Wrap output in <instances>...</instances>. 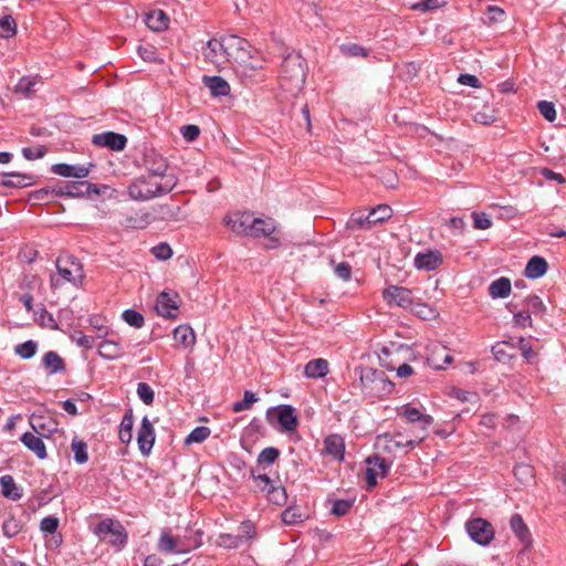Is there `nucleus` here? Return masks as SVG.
I'll return each mask as SVG.
<instances>
[{
  "mask_svg": "<svg viewBox=\"0 0 566 566\" xmlns=\"http://www.w3.org/2000/svg\"><path fill=\"white\" fill-rule=\"evenodd\" d=\"M280 455V452L277 449L269 447L261 451L258 458L259 463H266L272 464L274 463Z\"/></svg>",
  "mask_w": 566,
  "mask_h": 566,
  "instance_id": "nucleus-56",
  "label": "nucleus"
},
{
  "mask_svg": "<svg viewBox=\"0 0 566 566\" xmlns=\"http://www.w3.org/2000/svg\"><path fill=\"white\" fill-rule=\"evenodd\" d=\"M151 253L156 259L165 261L171 258L172 250L169 244L159 243L151 249Z\"/></svg>",
  "mask_w": 566,
  "mask_h": 566,
  "instance_id": "nucleus-57",
  "label": "nucleus"
},
{
  "mask_svg": "<svg viewBox=\"0 0 566 566\" xmlns=\"http://www.w3.org/2000/svg\"><path fill=\"white\" fill-rule=\"evenodd\" d=\"M277 229V223L272 218L261 219L255 218L251 222L250 235L254 238H270L271 248L280 244L279 237L274 235Z\"/></svg>",
  "mask_w": 566,
  "mask_h": 566,
  "instance_id": "nucleus-13",
  "label": "nucleus"
},
{
  "mask_svg": "<svg viewBox=\"0 0 566 566\" xmlns=\"http://www.w3.org/2000/svg\"><path fill=\"white\" fill-rule=\"evenodd\" d=\"M342 53L347 57H356V56H363L366 57L368 55L367 51L355 43H346L340 45Z\"/></svg>",
  "mask_w": 566,
  "mask_h": 566,
  "instance_id": "nucleus-49",
  "label": "nucleus"
},
{
  "mask_svg": "<svg viewBox=\"0 0 566 566\" xmlns=\"http://www.w3.org/2000/svg\"><path fill=\"white\" fill-rule=\"evenodd\" d=\"M410 310L413 312L415 315L422 319H434L439 315L436 308L423 303H413Z\"/></svg>",
  "mask_w": 566,
  "mask_h": 566,
  "instance_id": "nucleus-42",
  "label": "nucleus"
},
{
  "mask_svg": "<svg viewBox=\"0 0 566 566\" xmlns=\"http://www.w3.org/2000/svg\"><path fill=\"white\" fill-rule=\"evenodd\" d=\"M282 521L287 525H294L303 521V513L297 506H290L281 514Z\"/></svg>",
  "mask_w": 566,
  "mask_h": 566,
  "instance_id": "nucleus-46",
  "label": "nucleus"
},
{
  "mask_svg": "<svg viewBox=\"0 0 566 566\" xmlns=\"http://www.w3.org/2000/svg\"><path fill=\"white\" fill-rule=\"evenodd\" d=\"M94 532L99 541L111 544L117 549L126 545L127 533L118 521L111 518L104 520L96 525Z\"/></svg>",
  "mask_w": 566,
  "mask_h": 566,
  "instance_id": "nucleus-8",
  "label": "nucleus"
},
{
  "mask_svg": "<svg viewBox=\"0 0 566 566\" xmlns=\"http://www.w3.org/2000/svg\"><path fill=\"white\" fill-rule=\"evenodd\" d=\"M251 222V217L247 213L235 212L224 218L226 226L237 234L250 235Z\"/></svg>",
  "mask_w": 566,
  "mask_h": 566,
  "instance_id": "nucleus-20",
  "label": "nucleus"
},
{
  "mask_svg": "<svg viewBox=\"0 0 566 566\" xmlns=\"http://www.w3.org/2000/svg\"><path fill=\"white\" fill-rule=\"evenodd\" d=\"M38 84L36 77H22L15 85L14 92L29 97L34 93V86Z\"/></svg>",
  "mask_w": 566,
  "mask_h": 566,
  "instance_id": "nucleus-43",
  "label": "nucleus"
},
{
  "mask_svg": "<svg viewBox=\"0 0 566 566\" xmlns=\"http://www.w3.org/2000/svg\"><path fill=\"white\" fill-rule=\"evenodd\" d=\"M328 373V361L323 358L310 360L304 368V374L307 378H321Z\"/></svg>",
  "mask_w": 566,
  "mask_h": 566,
  "instance_id": "nucleus-33",
  "label": "nucleus"
},
{
  "mask_svg": "<svg viewBox=\"0 0 566 566\" xmlns=\"http://www.w3.org/2000/svg\"><path fill=\"white\" fill-rule=\"evenodd\" d=\"M442 263V254L434 250H429L423 253H418L415 259L417 269L424 271H433Z\"/></svg>",
  "mask_w": 566,
  "mask_h": 566,
  "instance_id": "nucleus-22",
  "label": "nucleus"
},
{
  "mask_svg": "<svg viewBox=\"0 0 566 566\" xmlns=\"http://www.w3.org/2000/svg\"><path fill=\"white\" fill-rule=\"evenodd\" d=\"M94 165H90L88 167L84 165H69V164H55L52 166L51 170L53 174L59 175L61 177L70 178L74 177L77 179H82L88 176L90 168Z\"/></svg>",
  "mask_w": 566,
  "mask_h": 566,
  "instance_id": "nucleus-21",
  "label": "nucleus"
},
{
  "mask_svg": "<svg viewBox=\"0 0 566 566\" xmlns=\"http://www.w3.org/2000/svg\"><path fill=\"white\" fill-rule=\"evenodd\" d=\"M473 119L475 123L490 125L496 120V112L492 106L485 105L473 115Z\"/></svg>",
  "mask_w": 566,
  "mask_h": 566,
  "instance_id": "nucleus-41",
  "label": "nucleus"
},
{
  "mask_svg": "<svg viewBox=\"0 0 566 566\" xmlns=\"http://www.w3.org/2000/svg\"><path fill=\"white\" fill-rule=\"evenodd\" d=\"M525 302L527 310L534 314H542L545 311V306L537 295H531Z\"/></svg>",
  "mask_w": 566,
  "mask_h": 566,
  "instance_id": "nucleus-61",
  "label": "nucleus"
},
{
  "mask_svg": "<svg viewBox=\"0 0 566 566\" xmlns=\"http://www.w3.org/2000/svg\"><path fill=\"white\" fill-rule=\"evenodd\" d=\"M22 154L25 159L34 160L38 158H42L46 154L45 146H36V147H25L22 149Z\"/></svg>",
  "mask_w": 566,
  "mask_h": 566,
  "instance_id": "nucleus-58",
  "label": "nucleus"
},
{
  "mask_svg": "<svg viewBox=\"0 0 566 566\" xmlns=\"http://www.w3.org/2000/svg\"><path fill=\"white\" fill-rule=\"evenodd\" d=\"M211 430L208 427L195 428L185 439L186 444L201 443L210 436Z\"/></svg>",
  "mask_w": 566,
  "mask_h": 566,
  "instance_id": "nucleus-47",
  "label": "nucleus"
},
{
  "mask_svg": "<svg viewBox=\"0 0 566 566\" xmlns=\"http://www.w3.org/2000/svg\"><path fill=\"white\" fill-rule=\"evenodd\" d=\"M472 218L474 221V228L479 230H486L492 226L491 219L485 213L473 212Z\"/></svg>",
  "mask_w": 566,
  "mask_h": 566,
  "instance_id": "nucleus-62",
  "label": "nucleus"
},
{
  "mask_svg": "<svg viewBox=\"0 0 566 566\" xmlns=\"http://www.w3.org/2000/svg\"><path fill=\"white\" fill-rule=\"evenodd\" d=\"M465 530L470 538L481 546L489 545L495 535L494 527L484 518H470L465 523Z\"/></svg>",
  "mask_w": 566,
  "mask_h": 566,
  "instance_id": "nucleus-11",
  "label": "nucleus"
},
{
  "mask_svg": "<svg viewBox=\"0 0 566 566\" xmlns=\"http://www.w3.org/2000/svg\"><path fill=\"white\" fill-rule=\"evenodd\" d=\"M30 426L34 433L40 437H49L51 433L57 430V423L50 416L35 415L30 417Z\"/></svg>",
  "mask_w": 566,
  "mask_h": 566,
  "instance_id": "nucleus-18",
  "label": "nucleus"
},
{
  "mask_svg": "<svg viewBox=\"0 0 566 566\" xmlns=\"http://www.w3.org/2000/svg\"><path fill=\"white\" fill-rule=\"evenodd\" d=\"M324 450L327 454L332 455L334 459L343 460L345 443L340 436L331 434L324 440Z\"/></svg>",
  "mask_w": 566,
  "mask_h": 566,
  "instance_id": "nucleus-28",
  "label": "nucleus"
},
{
  "mask_svg": "<svg viewBox=\"0 0 566 566\" xmlns=\"http://www.w3.org/2000/svg\"><path fill=\"white\" fill-rule=\"evenodd\" d=\"M228 64H238L243 70H258L262 67L260 60L251 55L250 44L247 40L229 34L226 35Z\"/></svg>",
  "mask_w": 566,
  "mask_h": 566,
  "instance_id": "nucleus-4",
  "label": "nucleus"
},
{
  "mask_svg": "<svg viewBox=\"0 0 566 566\" xmlns=\"http://www.w3.org/2000/svg\"><path fill=\"white\" fill-rule=\"evenodd\" d=\"M512 284L510 279L500 277L489 285V294L493 298H505L511 294Z\"/></svg>",
  "mask_w": 566,
  "mask_h": 566,
  "instance_id": "nucleus-34",
  "label": "nucleus"
},
{
  "mask_svg": "<svg viewBox=\"0 0 566 566\" xmlns=\"http://www.w3.org/2000/svg\"><path fill=\"white\" fill-rule=\"evenodd\" d=\"M258 400L255 394L252 391H244L243 400L238 401L233 405L232 410L234 412H241L251 408L252 403Z\"/></svg>",
  "mask_w": 566,
  "mask_h": 566,
  "instance_id": "nucleus-54",
  "label": "nucleus"
},
{
  "mask_svg": "<svg viewBox=\"0 0 566 566\" xmlns=\"http://www.w3.org/2000/svg\"><path fill=\"white\" fill-rule=\"evenodd\" d=\"M202 82L213 96H227L230 93L228 82L220 76H203Z\"/></svg>",
  "mask_w": 566,
  "mask_h": 566,
  "instance_id": "nucleus-30",
  "label": "nucleus"
},
{
  "mask_svg": "<svg viewBox=\"0 0 566 566\" xmlns=\"http://www.w3.org/2000/svg\"><path fill=\"white\" fill-rule=\"evenodd\" d=\"M43 437H40L36 433L25 432L21 437V442L32 451L39 459L46 458V449L44 442L42 440Z\"/></svg>",
  "mask_w": 566,
  "mask_h": 566,
  "instance_id": "nucleus-25",
  "label": "nucleus"
},
{
  "mask_svg": "<svg viewBox=\"0 0 566 566\" xmlns=\"http://www.w3.org/2000/svg\"><path fill=\"white\" fill-rule=\"evenodd\" d=\"M514 475L523 483H528L533 480V468L528 464L521 463L514 468Z\"/></svg>",
  "mask_w": 566,
  "mask_h": 566,
  "instance_id": "nucleus-50",
  "label": "nucleus"
},
{
  "mask_svg": "<svg viewBox=\"0 0 566 566\" xmlns=\"http://www.w3.org/2000/svg\"><path fill=\"white\" fill-rule=\"evenodd\" d=\"M17 33V23L11 15H4L0 19V36L12 38Z\"/></svg>",
  "mask_w": 566,
  "mask_h": 566,
  "instance_id": "nucleus-45",
  "label": "nucleus"
},
{
  "mask_svg": "<svg viewBox=\"0 0 566 566\" xmlns=\"http://www.w3.org/2000/svg\"><path fill=\"white\" fill-rule=\"evenodd\" d=\"M359 380L361 388L371 395L389 394L394 389V384L386 378L382 371L370 367L360 368Z\"/></svg>",
  "mask_w": 566,
  "mask_h": 566,
  "instance_id": "nucleus-9",
  "label": "nucleus"
},
{
  "mask_svg": "<svg viewBox=\"0 0 566 566\" xmlns=\"http://www.w3.org/2000/svg\"><path fill=\"white\" fill-rule=\"evenodd\" d=\"M133 426H134L133 411L128 410L124 415L120 426H119L118 437L123 443H129L132 441Z\"/></svg>",
  "mask_w": 566,
  "mask_h": 566,
  "instance_id": "nucleus-37",
  "label": "nucleus"
},
{
  "mask_svg": "<svg viewBox=\"0 0 566 566\" xmlns=\"http://www.w3.org/2000/svg\"><path fill=\"white\" fill-rule=\"evenodd\" d=\"M201 545L200 541L187 536H175L170 530H163L157 542V549L164 555L188 554Z\"/></svg>",
  "mask_w": 566,
  "mask_h": 566,
  "instance_id": "nucleus-7",
  "label": "nucleus"
},
{
  "mask_svg": "<svg viewBox=\"0 0 566 566\" xmlns=\"http://www.w3.org/2000/svg\"><path fill=\"white\" fill-rule=\"evenodd\" d=\"M43 365L50 374H57L65 370L62 357L55 352H48L43 357Z\"/></svg>",
  "mask_w": 566,
  "mask_h": 566,
  "instance_id": "nucleus-35",
  "label": "nucleus"
},
{
  "mask_svg": "<svg viewBox=\"0 0 566 566\" xmlns=\"http://www.w3.org/2000/svg\"><path fill=\"white\" fill-rule=\"evenodd\" d=\"M352 507V502L346 500H337L334 502L332 513L336 516L346 515Z\"/></svg>",
  "mask_w": 566,
  "mask_h": 566,
  "instance_id": "nucleus-63",
  "label": "nucleus"
},
{
  "mask_svg": "<svg viewBox=\"0 0 566 566\" xmlns=\"http://www.w3.org/2000/svg\"><path fill=\"white\" fill-rule=\"evenodd\" d=\"M226 52V35L219 39H210L202 51L206 61H208L217 67H224L228 64V57Z\"/></svg>",
  "mask_w": 566,
  "mask_h": 566,
  "instance_id": "nucleus-12",
  "label": "nucleus"
},
{
  "mask_svg": "<svg viewBox=\"0 0 566 566\" xmlns=\"http://www.w3.org/2000/svg\"><path fill=\"white\" fill-rule=\"evenodd\" d=\"M36 343L33 340H27L22 344H19L15 347V354L19 355L23 359H29L33 357L36 353Z\"/></svg>",
  "mask_w": 566,
  "mask_h": 566,
  "instance_id": "nucleus-48",
  "label": "nucleus"
},
{
  "mask_svg": "<svg viewBox=\"0 0 566 566\" xmlns=\"http://www.w3.org/2000/svg\"><path fill=\"white\" fill-rule=\"evenodd\" d=\"M277 421L284 431H294L297 427V417L293 407L283 405L276 411Z\"/></svg>",
  "mask_w": 566,
  "mask_h": 566,
  "instance_id": "nucleus-24",
  "label": "nucleus"
},
{
  "mask_svg": "<svg viewBox=\"0 0 566 566\" xmlns=\"http://www.w3.org/2000/svg\"><path fill=\"white\" fill-rule=\"evenodd\" d=\"M98 353L103 358L112 360L120 357L123 349L116 342L104 340L98 346Z\"/></svg>",
  "mask_w": 566,
  "mask_h": 566,
  "instance_id": "nucleus-38",
  "label": "nucleus"
},
{
  "mask_svg": "<svg viewBox=\"0 0 566 566\" xmlns=\"http://www.w3.org/2000/svg\"><path fill=\"white\" fill-rule=\"evenodd\" d=\"M306 80V64L300 54H289L281 66V86L292 93L298 92Z\"/></svg>",
  "mask_w": 566,
  "mask_h": 566,
  "instance_id": "nucleus-2",
  "label": "nucleus"
},
{
  "mask_svg": "<svg viewBox=\"0 0 566 566\" xmlns=\"http://www.w3.org/2000/svg\"><path fill=\"white\" fill-rule=\"evenodd\" d=\"M155 442V429L147 417L142 420L140 428L137 433V443L139 451L144 455H148Z\"/></svg>",
  "mask_w": 566,
  "mask_h": 566,
  "instance_id": "nucleus-16",
  "label": "nucleus"
},
{
  "mask_svg": "<svg viewBox=\"0 0 566 566\" xmlns=\"http://www.w3.org/2000/svg\"><path fill=\"white\" fill-rule=\"evenodd\" d=\"M391 217V208L387 205H379L377 208L370 210L367 214L363 212H355L347 221V229H370L378 222L388 220Z\"/></svg>",
  "mask_w": 566,
  "mask_h": 566,
  "instance_id": "nucleus-10",
  "label": "nucleus"
},
{
  "mask_svg": "<svg viewBox=\"0 0 566 566\" xmlns=\"http://www.w3.org/2000/svg\"><path fill=\"white\" fill-rule=\"evenodd\" d=\"M452 395L460 401L476 403L479 400V396L472 391H465L462 389H453Z\"/></svg>",
  "mask_w": 566,
  "mask_h": 566,
  "instance_id": "nucleus-60",
  "label": "nucleus"
},
{
  "mask_svg": "<svg viewBox=\"0 0 566 566\" xmlns=\"http://www.w3.org/2000/svg\"><path fill=\"white\" fill-rule=\"evenodd\" d=\"M400 415H402L410 424H421V434H424V438L427 437L428 428L433 422V418L431 416L423 415L417 408L410 406L402 407Z\"/></svg>",
  "mask_w": 566,
  "mask_h": 566,
  "instance_id": "nucleus-19",
  "label": "nucleus"
},
{
  "mask_svg": "<svg viewBox=\"0 0 566 566\" xmlns=\"http://www.w3.org/2000/svg\"><path fill=\"white\" fill-rule=\"evenodd\" d=\"M145 23L149 29L160 32L168 28L169 18L163 10H154L146 13Z\"/></svg>",
  "mask_w": 566,
  "mask_h": 566,
  "instance_id": "nucleus-27",
  "label": "nucleus"
},
{
  "mask_svg": "<svg viewBox=\"0 0 566 566\" xmlns=\"http://www.w3.org/2000/svg\"><path fill=\"white\" fill-rule=\"evenodd\" d=\"M1 493L4 497L11 500H19L22 494L19 492V489L15 485L14 479L7 474L0 478Z\"/></svg>",
  "mask_w": 566,
  "mask_h": 566,
  "instance_id": "nucleus-36",
  "label": "nucleus"
},
{
  "mask_svg": "<svg viewBox=\"0 0 566 566\" xmlns=\"http://www.w3.org/2000/svg\"><path fill=\"white\" fill-rule=\"evenodd\" d=\"M92 142L96 146L107 147L112 150H122L125 148L127 139L122 134L106 132L94 135Z\"/></svg>",
  "mask_w": 566,
  "mask_h": 566,
  "instance_id": "nucleus-17",
  "label": "nucleus"
},
{
  "mask_svg": "<svg viewBox=\"0 0 566 566\" xmlns=\"http://www.w3.org/2000/svg\"><path fill=\"white\" fill-rule=\"evenodd\" d=\"M366 463L368 464L366 469V481L369 486H375L377 483V478H385L391 467V462L376 454L366 459Z\"/></svg>",
  "mask_w": 566,
  "mask_h": 566,
  "instance_id": "nucleus-15",
  "label": "nucleus"
},
{
  "mask_svg": "<svg viewBox=\"0 0 566 566\" xmlns=\"http://www.w3.org/2000/svg\"><path fill=\"white\" fill-rule=\"evenodd\" d=\"M137 395L139 399L147 406L154 402V390L147 382H139L137 386Z\"/></svg>",
  "mask_w": 566,
  "mask_h": 566,
  "instance_id": "nucleus-53",
  "label": "nucleus"
},
{
  "mask_svg": "<svg viewBox=\"0 0 566 566\" xmlns=\"http://www.w3.org/2000/svg\"><path fill=\"white\" fill-rule=\"evenodd\" d=\"M123 319L130 326L140 328L144 325V316L135 310H126L123 312Z\"/></svg>",
  "mask_w": 566,
  "mask_h": 566,
  "instance_id": "nucleus-51",
  "label": "nucleus"
},
{
  "mask_svg": "<svg viewBox=\"0 0 566 566\" xmlns=\"http://www.w3.org/2000/svg\"><path fill=\"white\" fill-rule=\"evenodd\" d=\"M146 166L150 172L149 176H156L157 180L168 176L166 175V170L168 168L167 161L160 155H149L146 159Z\"/></svg>",
  "mask_w": 566,
  "mask_h": 566,
  "instance_id": "nucleus-31",
  "label": "nucleus"
},
{
  "mask_svg": "<svg viewBox=\"0 0 566 566\" xmlns=\"http://www.w3.org/2000/svg\"><path fill=\"white\" fill-rule=\"evenodd\" d=\"M424 440V434H407L406 429L397 428L392 433L386 432L377 436L375 447L378 450L391 453L401 448L413 449Z\"/></svg>",
  "mask_w": 566,
  "mask_h": 566,
  "instance_id": "nucleus-5",
  "label": "nucleus"
},
{
  "mask_svg": "<svg viewBox=\"0 0 566 566\" xmlns=\"http://www.w3.org/2000/svg\"><path fill=\"white\" fill-rule=\"evenodd\" d=\"M510 526L514 534L518 537V539L525 545V547H528L532 543V536L528 531V527L526 526L520 514H514L511 517Z\"/></svg>",
  "mask_w": 566,
  "mask_h": 566,
  "instance_id": "nucleus-29",
  "label": "nucleus"
},
{
  "mask_svg": "<svg viewBox=\"0 0 566 566\" xmlns=\"http://www.w3.org/2000/svg\"><path fill=\"white\" fill-rule=\"evenodd\" d=\"M176 185L175 176L163 177L160 180L156 176H143L128 186V195L134 200L145 201L170 192Z\"/></svg>",
  "mask_w": 566,
  "mask_h": 566,
  "instance_id": "nucleus-1",
  "label": "nucleus"
},
{
  "mask_svg": "<svg viewBox=\"0 0 566 566\" xmlns=\"http://www.w3.org/2000/svg\"><path fill=\"white\" fill-rule=\"evenodd\" d=\"M57 273L51 275V287L56 290L65 282L75 286L80 285L84 279L83 265L78 259L73 255H60L55 261Z\"/></svg>",
  "mask_w": 566,
  "mask_h": 566,
  "instance_id": "nucleus-3",
  "label": "nucleus"
},
{
  "mask_svg": "<svg viewBox=\"0 0 566 566\" xmlns=\"http://www.w3.org/2000/svg\"><path fill=\"white\" fill-rule=\"evenodd\" d=\"M1 184L4 187H27L32 184V177L22 174H8L3 177Z\"/></svg>",
  "mask_w": 566,
  "mask_h": 566,
  "instance_id": "nucleus-39",
  "label": "nucleus"
},
{
  "mask_svg": "<svg viewBox=\"0 0 566 566\" xmlns=\"http://www.w3.org/2000/svg\"><path fill=\"white\" fill-rule=\"evenodd\" d=\"M538 111L548 122H554L556 119V109L552 102L541 101L538 103Z\"/></svg>",
  "mask_w": 566,
  "mask_h": 566,
  "instance_id": "nucleus-55",
  "label": "nucleus"
},
{
  "mask_svg": "<svg viewBox=\"0 0 566 566\" xmlns=\"http://www.w3.org/2000/svg\"><path fill=\"white\" fill-rule=\"evenodd\" d=\"M382 297L388 305L410 308L413 305L412 292L403 286L390 285L382 292Z\"/></svg>",
  "mask_w": 566,
  "mask_h": 566,
  "instance_id": "nucleus-14",
  "label": "nucleus"
},
{
  "mask_svg": "<svg viewBox=\"0 0 566 566\" xmlns=\"http://www.w3.org/2000/svg\"><path fill=\"white\" fill-rule=\"evenodd\" d=\"M102 189L106 190L107 187L103 186L101 188V187H98L94 184H91L88 181H85V180L69 181L63 185L53 187L51 190L41 189V190L36 191L35 199L42 200L45 198L46 195H49V192H52L56 196H67V197H72V198H81V197L87 196L92 192H94L96 195H101Z\"/></svg>",
  "mask_w": 566,
  "mask_h": 566,
  "instance_id": "nucleus-6",
  "label": "nucleus"
},
{
  "mask_svg": "<svg viewBox=\"0 0 566 566\" xmlns=\"http://www.w3.org/2000/svg\"><path fill=\"white\" fill-rule=\"evenodd\" d=\"M547 271V262L542 256H532L526 264L524 274L530 279H538L543 276Z\"/></svg>",
  "mask_w": 566,
  "mask_h": 566,
  "instance_id": "nucleus-32",
  "label": "nucleus"
},
{
  "mask_svg": "<svg viewBox=\"0 0 566 566\" xmlns=\"http://www.w3.org/2000/svg\"><path fill=\"white\" fill-rule=\"evenodd\" d=\"M514 323L517 326L526 327L532 326V317L530 310H523L514 314Z\"/></svg>",
  "mask_w": 566,
  "mask_h": 566,
  "instance_id": "nucleus-64",
  "label": "nucleus"
},
{
  "mask_svg": "<svg viewBox=\"0 0 566 566\" xmlns=\"http://www.w3.org/2000/svg\"><path fill=\"white\" fill-rule=\"evenodd\" d=\"M266 496L270 502H272L273 504L279 505V506L284 505L287 501L286 491L282 486L272 485L266 491Z\"/></svg>",
  "mask_w": 566,
  "mask_h": 566,
  "instance_id": "nucleus-44",
  "label": "nucleus"
},
{
  "mask_svg": "<svg viewBox=\"0 0 566 566\" xmlns=\"http://www.w3.org/2000/svg\"><path fill=\"white\" fill-rule=\"evenodd\" d=\"M334 273L337 277L347 282L352 277V268L347 262H340L335 264Z\"/></svg>",
  "mask_w": 566,
  "mask_h": 566,
  "instance_id": "nucleus-59",
  "label": "nucleus"
},
{
  "mask_svg": "<svg viewBox=\"0 0 566 566\" xmlns=\"http://www.w3.org/2000/svg\"><path fill=\"white\" fill-rule=\"evenodd\" d=\"M71 338L74 343H76L78 346L83 347V348H86V349H90V348H93V346L95 345V338L93 336H90V335H85L83 332L81 331H75L72 335H71Z\"/></svg>",
  "mask_w": 566,
  "mask_h": 566,
  "instance_id": "nucleus-52",
  "label": "nucleus"
},
{
  "mask_svg": "<svg viewBox=\"0 0 566 566\" xmlns=\"http://www.w3.org/2000/svg\"><path fill=\"white\" fill-rule=\"evenodd\" d=\"M71 450L74 454V460L78 464L86 463L88 460L87 444L83 440L73 438L71 443Z\"/></svg>",
  "mask_w": 566,
  "mask_h": 566,
  "instance_id": "nucleus-40",
  "label": "nucleus"
},
{
  "mask_svg": "<svg viewBox=\"0 0 566 566\" xmlns=\"http://www.w3.org/2000/svg\"><path fill=\"white\" fill-rule=\"evenodd\" d=\"M174 340L184 348H192L196 344V334L189 325H179L172 332Z\"/></svg>",
  "mask_w": 566,
  "mask_h": 566,
  "instance_id": "nucleus-26",
  "label": "nucleus"
},
{
  "mask_svg": "<svg viewBox=\"0 0 566 566\" xmlns=\"http://www.w3.org/2000/svg\"><path fill=\"white\" fill-rule=\"evenodd\" d=\"M177 295L171 297L168 293L163 292L159 294L156 301V311L159 315L164 317L174 318L176 314L174 311L178 310Z\"/></svg>",
  "mask_w": 566,
  "mask_h": 566,
  "instance_id": "nucleus-23",
  "label": "nucleus"
}]
</instances>
